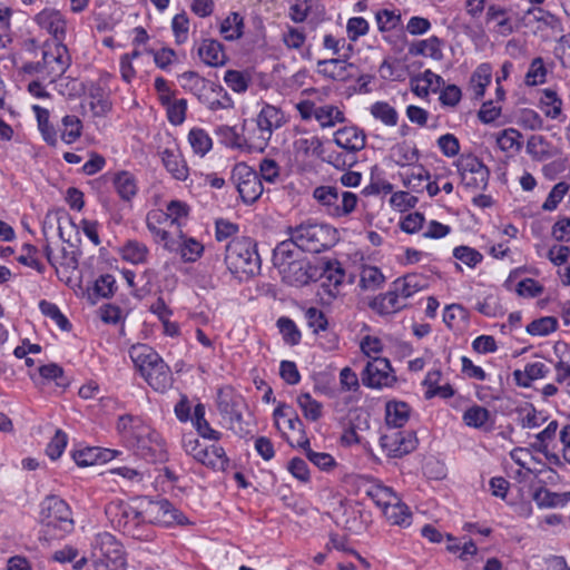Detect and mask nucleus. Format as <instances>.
Returning <instances> with one entry per match:
<instances>
[{
    "mask_svg": "<svg viewBox=\"0 0 570 570\" xmlns=\"http://www.w3.org/2000/svg\"><path fill=\"white\" fill-rule=\"evenodd\" d=\"M129 355L141 376L155 391L165 392L171 386V371L154 348L137 344L131 346Z\"/></svg>",
    "mask_w": 570,
    "mask_h": 570,
    "instance_id": "obj_1",
    "label": "nucleus"
},
{
    "mask_svg": "<svg viewBox=\"0 0 570 570\" xmlns=\"http://www.w3.org/2000/svg\"><path fill=\"white\" fill-rule=\"evenodd\" d=\"M112 527L124 534L140 541L151 539V531H146L139 509L138 498L130 501L114 500L105 509Z\"/></svg>",
    "mask_w": 570,
    "mask_h": 570,
    "instance_id": "obj_2",
    "label": "nucleus"
},
{
    "mask_svg": "<svg viewBox=\"0 0 570 570\" xmlns=\"http://www.w3.org/2000/svg\"><path fill=\"white\" fill-rule=\"evenodd\" d=\"M40 522L45 535L51 539H61L75 528L70 507L56 495H49L41 502Z\"/></svg>",
    "mask_w": 570,
    "mask_h": 570,
    "instance_id": "obj_3",
    "label": "nucleus"
},
{
    "mask_svg": "<svg viewBox=\"0 0 570 570\" xmlns=\"http://www.w3.org/2000/svg\"><path fill=\"white\" fill-rule=\"evenodd\" d=\"M225 263L232 274L254 276L261 269L256 243L248 237L232 239L226 246Z\"/></svg>",
    "mask_w": 570,
    "mask_h": 570,
    "instance_id": "obj_4",
    "label": "nucleus"
},
{
    "mask_svg": "<svg viewBox=\"0 0 570 570\" xmlns=\"http://www.w3.org/2000/svg\"><path fill=\"white\" fill-rule=\"evenodd\" d=\"M301 252L292 235L288 239L281 242L273 252L274 266L279 269L283 279L291 285H303L308 281Z\"/></svg>",
    "mask_w": 570,
    "mask_h": 570,
    "instance_id": "obj_5",
    "label": "nucleus"
},
{
    "mask_svg": "<svg viewBox=\"0 0 570 570\" xmlns=\"http://www.w3.org/2000/svg\"><path fill=\"white\" fill-rule=\"evenodd\" d=\"M288 234L299 246L302 252L321 253L331 248L336 240V230L328 225L313 222L302 223L295 227H288Z\"/></svg>",
    "mask_w": 570,
    "mask_h": 570,
    "instance_id": "obj_6",
    "label": "nucleus"
},
{
    "mask_svg": "<svg viewBox=\"0 0 570 570\" xmlns=\"http://www.w3.org/2000/svg\"><path fill=\"white\" fill-rule=\"evenodd\" d=\"M95 570H126L122 544L109 532H100L92 542Z\"/></svg>",
    "mask_w": 570,
    "mask_h": 570,
    "instance_id": "obj_7",
    "label": "nucleus"
},
{
    "mask_svg": "<svg viewBox=\"0 0 570 570\" xmlns=\"http://www.w3.org/2000/svg\"><path fill=\"white\" fill-rule=\"evenodd\" d=\"M313 197L333 217L348 216L355 210L358 202L356 194L332 185L316 187Z\"/></svg>",
    "mask_w": 570,
    "mask_h": 570,
    "instance_id": "obj_8",
    "label": "nucleus"
},
{
    "mask_svg": "<svg viewBox=\"0 0 570 570\" xmlns=\"http://www.w3.org/2000/svg\"><path fill=\"white\" fill-rule=\"evenodd\" d=\"M140 514L146 531H151V524H171L180 522L179 512L166 500H151L147 497L138 498Z\"/></svg>",
    "mask_w": 570,
    "mask_h": 570,
    "instance_id": "obj_9",
    "label": "nucleus"
},
{
    "mask_svg": "<svg viewBox=\"0 0 570 570\" xmlns=\"http://www.w3.org/2000/svg\"><path fill=\"white\" fill-rule=\"evenodd\" d=\"M456 168L461 183L470 189H485L489 183L490 170L474 155H461L456 160Z\"/></svg>",
    "mask_w": 570,
    "mask_h": 570,
    "instance_id": "obj_10",
    "label": "nucleus"
},
{
    "mask_svg": "<svg viewBox=\"0 0 570 570\" xmlns=\"http://www.w3.org/2000/svg\"><path fill=\"white\" fill-rule=\"evenodd\" d=\"M232 180L245 204L255 203L263 193L261 178L257 173L245 163H238L234 166Z\"/></svg>",
    "mask_w": 570,
    "mask_h": 570,
    "instance_id": "obj_11",
    "label": "nucleus"
},
{
    "mask_svg": "<svg viewBox=\"0 0 570 570\" xmlns=\"http://www.w3.org/2000/svg\"><path fill=\"white\" fill-rule=\"evenodd\" d=\"M45 77L55 81L62 76L71 63V57L63 42H46L42 50Z\"/></svg>",
    "mask_w": 570,
    "mask_h": 570,
    "instance_id": "obj_12",
    "label": "nucleus"
},
{
    "mask_svg": "<svg viewBox=\"0 0 570 570\" xmlns=\"http://www.w3.org/2000/svg\"><path fill=\"white\" fill-rule=\"evenodd\" d=\"M139 453L149 461H163L166 458V445L161 435L148 425L140 426L132 439Z\"/></svg>",
    "mask_w": 570,
    "mask_h": 570,
    "instance_id": "obj_13",
    "label": "nucleus"
},
{
    "mask_svg": "<svg viewBox=\"0 0 570 570\" xmlns=\"http://www.w3.org/2000/svg\"><path fill=\"white\" fill-rule=\"evenodd\" d=\"M395 381L396 377L393 374L391 363L384 357H373L372 361L367 362L362 374L363 384L372 389L389 387Z\"/></svg>",
    "mask_w": 570,
    "mask_h": 570,
    "instance_id": "obj_14",
    "label": "nucleus"
},
{
    "mask_svg": "<svg viewBox=\"0 0 570 570\" xmlns=\"http://www.w3.org/2000/svg\"><path fill=\"white\" fill-rule=\"evenodd\" d=\"M389 456L401 458L416 448V436L412 431L391 430L380 439Z\"/></svg>",
    "mask_w": 570,
    "mask_h": 570,
    "instance_id": "obj_15",
    "label": "nucleus"
},
{
    "mask_svg": "<svg viewBox=\"0 0 570 570\" xmlns=\"http://www.w3.org/2000/svg\"><path fill=\"white\" fill-rule=\"evenodd\" d=\"M36 23L47 31L55 42H63L67 36V19L55 8H45L35 16Z\"/></svg>",
    "mask_w": 570,
    "mask_h": 570,
    "instance_id": "obj_16",
    "label": "nucleus"
},
{
    "mask_svg": "<svg viewBox=\"0 0 570 570\" xmlns=\"http://www.w3.org/2000/svg\"><path fill=\"white\" fill-rule=\"evenodd\" d=\"M333 141L344 151L356 156L358 151L365 148L366 135L363 129L351 125L337 129L333 135Z\"/></svg>",
    "mask_w": 570,
    "mask_h": 570,
    "instance_id": "obj_17",
    "label": "nucleus"
},
{
    "mask_svg": "<svg viewBox=\"0 0 570 570\" xmlns=\"http://www.w3.org/2000/svg\"><path fill=\"white\" fill-rule=\"evenodd\" d=\"M511 9L499 4H490L487 9L485 21L493 23V30L503 36H510L517 30L510 17Z\"/></svg>",
    "mask_w": 570,
    "mask_h": 570,
    "instance_id": "obj_18",
    "label": "nucleus"
},
{
    "mask_svg": "<svg viewBox=\"0 0 570 570\" xmlns=\"http://www.w3.org/2000/svg\"><path fill=\"white\" fill-rule=\"evenodd\" d=\"M240 395L236 394L229 386H225L217 392V407L219 413L227 417L230 422L239 421L242 413L239 406L242 404Z\"/></svg>",
    "mask_w": 570,
    "mask_h": 570,
    "instance_id": "obj_19",
    "label": "nucleus"
},
{
    "mask_svg": "<svg viewBox=\"0 0 570 570\" xmlns=\"http://www.w3.org/2000/svg\"><path fill=\"white\" fill-rule=\"evenodd\" d=\"M370 307L380 315H391L406 307V302L392 284L390 291L376 296Z\"/></svg>",
    "mask_w": 570,
    "mask_h": 570,
    "instance_id": "obj_20",
    "label": "nucleus"
},
{
    "mask_svg": "<svg viewBox=\"0 0 570 570\" xmlns=\"http://www.w3.org/2000/svg\"><path fill=\"white\" fill-rule=\"evenodd\" d=\"M43 253L48 263L56 269L58 266L69 271H76L78 267L79 254L72 244L68 247H61L58 254L53 253L50 244L43 246Z\"/></svg>",
    "mask_w": 570,
    "mask_h": 570,
    "instance_id": "obj_21",
    "label": "nucleus"
},
{
    "mask_svg": "<svg viewBox=\"0 0 570 570\" xmlns=\"http://www.w3.org/2000/svg\"><path fill=\"white\" fill-rule=\"evenodd\" d=\"M347 58L326 59L318 61L320 72L336 81H348L354 75L353 63L346 62Z\"/></svg>",
    "mask_w": 570,
    "mask_h": 570,
    "instance_id": "obj_22",
    "label": "nucleus"
},
{
    "mask_svg": "<svg viewBox=\"0 0 570 570\" xmlns=\"http://www.w3.org/2000/svg\"><path fill=\"white\" fill-rule=\"evenodd\" d=\"M199 59L207 66H224L227 57L223 45L214 39H204L197 49Z\"/></svg>",
    "mask_w": 570,
    "mask_h": 570,
    "instance_id": "obj_23",
    "label": "nucleus"
},
{
    "mask_svg": "<svg viewBox=\"0 0 570 570\" xmlns=\"http://www.w3.org/2000/svg\"><path fill=\"white\" fill-rule=\"evenodd\" d=\"M550 372L548 365L541 361L527 363L523 370L513 371V380L520 387H530L535 380L544 379Z\"/></svg>",
    "mask_w": 570,
    "mask_h": 570,
    "instance_id": "obj_24",
    "label": "nucleus"
},
{
    "mask_svg": "<svg viewBox=\"0 0 570 570\" xmlns=\"http://www.w3.org/2000/svg\"><path fill=\"white\" fill-rule=\"evenodd\" d=\"M392 284L406 302L409 297L429 286V278L420 273H410L395 279Z\"/></svg>",
    "mask_w": 570,
    "mask_h": 570,
    "instance_id": "obj_25",
    "label": "nucleus"
},
{
    "mask_svg": "<svg viewBox=\"0 0 570 570\" xmlns=\"http://www.w3.org/2000/svg\"><path fill=\"white\" fill-rule=\"evenodd\" d=\"M161 160L167 171L177 180H186L188 167L178 149L166 148L161 151Z\"/></svg>",
    "mask_w": 570,
    "mask_h": 570,
    "instance_id": "obj_26",
    "label": "nucleus"
},
{
    "mask_svg": "<svg viewBox=\"0 0 570 570\" xmlns=\"http://www.w3.org/2000/svg\"><path fill=\"white\" fill-rule=\"evenodd\" d=\"M112 185L124 202H131L138 193V184L134 174L121 170L114 175Z\"/></svg>",
    "mask_w": 570,
    "mask_h": 570,
    "instance_id": "obj_27",
    "label": "nucleus"
},
{
    "mask_svg": "<svg viewBox=\"0 0 570 570\" xmlns=\"http://www.w3.org/2000/svg\"><path fill=\"white\" fill-rule=\"evenodd\" d=\"M283 122L281 110L272 105H265L257 115L256 128L263 130V134L273 135V131L281 128Z\"/></svg>",
    "mask_w": 570,
    "mask_h": 570,
    "instance_id": "obj_28",
    "label": "nucleus"
},
{
    "mask_svg": "<svg viewBox=\"0 0 570 570\" xmlns=\"http://www.w3.org/2000/svg\"><path fill=\"white\" fill-rule=\"evenodd\" d=\"M197 462L216 471H225L229 465L225 450L216 444L204 448Z\"/></svg>",
    "mask_w": 570,
    "mask_h": 570,
    "instance_id": "obj_29",
    "label": "nucleus"
},
{
    "mask_svg": "<svg viewBox=\"0 0 570 570\" xmlns=\"http://www.w3.org/2000/svg\"><path fill=\"white\" fill-rule=\"evenodd\" d=\"M410 417V406L405 402L390 401L385 406L386 424L397 430L406 424Z\"/></svg>",
    "mask_w": 570,
    "mask_h": 570,
    "instance_id": "obj_30",
    "label": "nucleus"
},
{
    "mask_svg": "<svg viewBox=\"0 0 570 570\" xmlns=\"http://www.w3.org/2000/svg\"><path fill=\"white\" fill-rule=\"evenodd\" d=\"M409 53L412 56H423L430 57L434 60H441L443 58L442 40L436 36L419 40L410 46Z\"/></svg>",
    "mask_w": 570,
    "mask_h": 570,
    "instance_id": "obj_31",
    "label": "nucleus"
},
{
    "mask_svg": "<svg viewBox=\"0 0 570 570\" xmlns=\"http://www.w3.org/2000/svg\"><path fill=\"white\" fill-rule=\"evenodd\" d=\"M118 252L124 261L135 265L145 264L149 255L147 245L137 239L127 240Z\"/></svg>",
    "mask_w": 570,
    "mask_h": 570,
    "instance_id": "obj_32",
    "label": "nucleus"
},
{
    "mask_svg": "<svg viewBox=\"0 0 570 570\" xmlns=\"http://www.w3.org/2000/svg\"><path fill=\"white\" fill-rule=\"evenodd\" d=\"M366 493L383 512L401 500L392 488L381 483L372 484Z\"/></svg>",
    "mask_w": 570,
    "mask_h": 570,
    "instance_id": "obj_33",
    "label": "nucleus"
},
{
    "mask_svg": "<svg viewBox=\"0 0 570 570\" xmlns=\"http://www.w3.org/2000/svg\"><path fill=\"white\" fill-rule=\"evenodd\" d=\"M539 104L547 118L560 119L562 116L563 102L556 90L551 88L543 89Z\"/></svg>",
    "mask_w": 570,
    "mask_h": 570,
    "instance_id": "obj_34",
    "label": "nucleus"
},
{
    "mask_svg": "<svg viewBox=\"0 0 570 570\" xmlns=\"http://www.w3.org/2000/svg\"><path fill=\"white\" fill-rule=\"evenodd\" d=\"M385 276L376 266L364 265L360 272L358 286L365 292H374L383 286Z\"/></svg>",
    "mask_w": 570,
    "mask_h": 570,
    "instance_id": "obj_35",
    "label": "nucleus"
},
{
    "mask_svg": "<svg viewBox=\"0 0 570 570\" xmlns=\"http://www.w3.org/2000/svg\"><path fill=\"white\" fill-rule=\"evenodd\" d=\"M315 120L318 122L320 127L332 128L337 124L345 122L346 118L344 111L334 105H322L317 108V114Z\"/></svg>",
    "mask_w": 570,
    "mask_h": 570,
    "instance_id": "obj_36",
    "label": "nucleus"
},
{
    "mask_svg": "<svg viewBox=\"0 0 570 570\" xmlns=\"http://www.w3.org/2000/svg\"><path fill=\"white\" fill-rule=\"evenodd\" d=\"M515 413L517 422L522 429H535L547 421V416L538 412L532 404L518 407Z\"/></svg>",
    "mask_w": 570,
    "mask_h": 570,
    "instance_id": "obj_37",
    "label": "nucleus"
},
{
    "mask_svg": "<svg viewBox=\"0 0 570 570\" xmlns=\"http://www.w3.org/2000/svg\"><path fill=\"white\" fill-rule=\"evenodd\" d=\"M533 500L541 508L564 507L570 501V492L557 493L546 488H540L534 492Z\"/></svg>",
    "mask_w": 570,
    "mask_h": 570,
    "instance_id": "obj_38",
    "label": "nucleus"
},
{
    "mask_svg": "<svg viewBox=\"0 0 570 570\" xmlns=\"http://www.w3.org/2000/svg\"><path fill=\"white\" fill-rule=\"evenodd\" d=\"M193 421L194 426L196 428L198 434L208 440L218 441L222 436L220 432L214 430L210 428L208 421L205 419V405L202 403H198L194 407L193 417H190Z\"/></svg>",
    "mask_w": 570,
    "mask_h": 570,
    "instance_id": "obj_39",
    "label": "nucleus"
},
{
    "mask_svg": "<svg viewBox=\"0 0 570 570\" xmlns=\"http://www.w3.org/2000/svg\"><path fill=\"white\" fill-rule=\"evenodd\" d=\"M492 68L489 63H481L476 67L470 78V89L476 98L484 95L485 88L491 82Z\"/></svg>",
    "mask_w": 570,
    "mask_h": 570,
    "instance_id": "obj_40",
    "label": "nucleus"
},
{
    "mask_svg": "<svg viewBox=\"0 0 570 570\" xmlns=\"http://www.w3.org/2000/svg\"><path fill=\"white\" fill-rule=\"evenodd\" d=\"M32 110L35 111L38 128L45 139V141L51 146H56L58 138L57 132L52 125L49 122V111L46 108H42L38 105L32 106Z\"/></svg>",
    "mask_w": 570,
    "mask_h": 570,
    "instance_id": "obj_41",
    "label": "nucleus"
},
{
    "mask_svg": "<svg viewBox=\"0 0 570 570\" xmlns=\"http://www.w3.org/2000/svg\"><path fill=\"white\" fill-rule=\"evenodd\" d=\"M244 18L238 12H230L220 24V33L228 41H234L243 36Z\"/></svg>",
    "mask_w": 570,
    "mask_h": 570,
    "instance_id": "obj_42",
    "label": "nucleus"
},
{
    "mask_svg": "<svg viewBox=\"0 0 570 570\" xmlns=\"http://www.w3.org/2000/svg\"><path fill=\"white\" fill-rule=\"evenodd\" d=\"M370 112L376 120L389 127H394L399 121V114L396 109L386 101H376L371 108Z\"/></svg>",
    "mask_w": 570,
    "mask_h": 570,
    "instance_id": "obj_43",
    "label": "nucleus"
},
{
    "mask_svg": "<svg viewBox=\"0 0 570 570\" xmlns=\"http://www.w3.org/2000/svg\"><path fill=\"white\" fill-rule=\"evenodd\" d=\"M109 454V450L102 451L100 448H87L76 451L73 453V460L79 466H90L97 464L99 461H107Z\"/></svg>",
    "mask_w": 570,
    "mask_h": 570,
    "instance_id": "obj_44",
    "label": "nucleus"
},
{
    "mask_svg": "<svg viewBox=\"0 0 570 570\" xmlns=\"http://www.w3.org/2000/svg\"><path fill=\"white\" fill-rule=\"evenodd\" d=\"M184 262H196L204 252V246L194 238H186L179 235L177 240V249Z\"/></svg>",
    "mask_w": 570,
    "mask_h": 570,
    "instance_id": "obj_45",
    "label": "nucleus"
},
{
    "mask_svg": "<svg viewBox=\"0 0 570 570\" xmlns=\"http://www.w3.org/2000/svg\"><path fill=\"white\" fill-rule=\"evenodd\" d=\"M559 429V423L553 420L538 434L534 435V441L531 446L539 453L547 454L549 445L556 440Z\"/></svg>",
    "mask_w": 570,
    "mask_h": 570,
    "instance_id": "obj_46",
    "label": "nucleus"
},
{
    "mask_svg": "<svg viewBox=\"0 0 570 570\" xmlns=\"http://www.w3.org/2000/svg\"><path fill=\"white\" fill-rule=\"evenodd\" d=\"M179 81L185 90L193 92L199 99L208 88H212L209 82H207L203 77L194 71L184 72L179 77Z\"/></svg>",
    "mask_w": 570,
    "mask_h": 570,
    "instance_id": "obj_47",
    "label": "nucleus"
},
{
    "mask_svg": "<svg viewBox=\"0 0 570 570\" xmlns=\"http://www.w3.org/2000/svg\"><path fill=\"white\" fill-rule=\"evenodd\" d=\"M377 29L386 33L399 29L402 23L401 13L397 10L381 9L375 13Z\"/></svg>",
    "mask_w": 570,
    "mask_h": 570,
    "instance_id": "obj_48",
    "label": "nucleus"
},
{
    "mask_svg": "<svg viewBox=\"0 0 570 570\" xmlns=\"http://www.w3.org/2000/svg\"><path fill=\"white\" fill-rule=\"evenodd\" d=\"M462 419L470 428L484 429L491 419V414L488 409L473 405L464 411Z\"/></svg>",
    "mask_w": 570,
    "mask_h": 570,
    "instance_id": "obj_49",
    "label": "nucleus"
},
{
    "mask_svg": "<svg viewBox=\"0 0 570 570\" xmlns=\"http://www.w3.org/2000/svg\"><path fill=\"white\" fill-rule=\"evenodd\" d=\"M61 139L66 144L77 141L82 132V122L75 115H67L61 120Z\"/></svg>",
    "mask_w": 570,
    "mask_h": 570,
    "instance_id": "obj_50",
    "label": "nucleus"
},
{
    "mask_svg": "<svg viewBox=\"0 0 570 570\" xmlns=\"http://www.w3.org/2000/svg\"><path fill=\"white\" fill-rule=\"evenodd\" d=\"M383 513L391 524L400 527H409L411 524L412 513L401 500Z\"/></svg>",
    "mask_w": 570,
    "mask_h": 570,
    "instance_id": "obj_51",
    "label": "nucleus"
},
{
    "mask_svg": "<svg viewBox=\"0 0 570 570\" xmlns=\"http://www.w3.org/2000/svg\"><path fill=\"white\" fill-rule=\"evenodd\" d=\"M297 404L306 420L315 422L321 419L323 406L309 393H301L297 396Z\"/></svg>",
    "mask_w": 570,
    "mask_h": 570,
    "instance_id": "obj_52",
    "label": "nucleus"
},
{
    "mask_svg": "<svg viewBox=\"0 0 570 570\" xmlns=\"http://www.w3.org/2000/svg\"><path fill=\"white\" fill-rule=\"evenodd\" d=\"M299 445L305 450L307 459L323 471H330L336 462L330 453L315 452L309 448V441L305 439Z\"/></svg>",
    "mask_w": 570,
    "mask_h": 570,
    "instance_id": "obj_53",
    "label": "nucleus"
},
{
    "mask_svg": "<svg viewBox=\"0 0 570 570\" xmlns=\"http://www.w3.org/2000/svg\"><path fill=\"white\" fill-rule=\"evenodd\" d=\"M188 141L195 154L205 156L213 146L212 138L202 128H193L188 134Z\"/></svg>",
    "mask_w": 570,
    "mask_h": 570,
    "instance_id": "obj_54",
    "label": "nucleus"
},
{
    "mask_svg": "<svg viewBox=\"0 0 570 570\" xmlns=\"http://www.w3.org/2000/svg\"><path fill=\"white\" fill-rule=\"evenodd\" d=\"M63 223H68L71 225V220L69 219V217L67 215H60L59 213H51V212L46 214L43 224H42V234L46 238V244L49 243L48 242V232L50 229H53L55 226H57V228H58V234H59L60 239L65 243H69V240L65 237L63 226H62Z\"/></svg>",
    "mask_w": 570,
    "mask_h": 570,
    "instance_id": "obj_55",
    "label": "nucleus"
},
{
    "mask_svg": "<svg viewBox=\"0 0 570 570\" xmlns=\"http://www.w3.org/2000/svg\"><path fill=\"white\" fill-rule=\"evenodd\" d=\"M547 68L541 57L534 58L524 77V82L529 87H534L546 82Z\"/></svg>",
    "mask_w": 570,
    "mask_h": 570,
    "instance_id": "obj_56",
    "label": "nucleus"
},
{
    "mask_svg": "<svg viewBox=\"0 0 570 570\" xmlns=\"http://www.w3.org/2000/svg\"><path fill=\"white\" fill-rule=\"evenodd\" d=\"M272 135L263 134V130L254 128L245 138V150L249 153H263L268 145Z\"/></svg>",
    "mask_w": 570,
    "mask_h": 570,
    "instance_id": "obj_57",
    "label": "nucleus"
},
{
    "mask_svg": "<svg viewBox=\"0 0 570 570\" xmlns=\"http://www.w3.org/2000/svg\"><path fill=\"white\" fill-rule=\"evenodd\" d=\"M558 322L554 317L546 316L534 320L527 325V332L534 336H546L557 330Z\"/></svg>",
    "mask_w": 570,
    "mask_h": 570,
    "instance_id": "obj_58",
    "label": "nucleus"
},
{
    "mask_svg": "<svg viewBox=\"0 0 570 570\" xmlns=\"http://www.w3.org/2000/svg\"><path fill=\"white\" fill-rule=\"evenodd\" d=\"M323 47L341 58H348L352 51V46L344 38H336L333 35L324 36Z\"/></svg>",
    "mask_w": 570,
    "mask_h": 570,
    "instance_id": "obj_59",
    "label": "nucleus"
},
{
    "mask_svg": "<svg viewBox=\"0 0 570 570\" xmlns=\"http://www.w3.org/2000/svg\"><path fill=\"white\" fill-rule=\"evenodd\" d=\"M323 144L321 139L316 136L312 137H301L294 141V148L297 154L303 156L321 155Z\"/></svg>",
    "mask_w": 570,
    "mask_h": 570,
    "instance_id": "obj_60",
    "label": "nucleus"
},
{
    "mask_svg": "<svg viewBox=\"0 0 570 570\" xmlns=\"http://www.w3.org/2000/svg\"><path fill=\"white\" fill-rule=\"evenodd\" d=\"M40 311L50 317L62 331H69L71 324L68 318L60 312L59 307L50 302L41 301L39 303Z\"/></svg>",
    "mask_w": 570,
    "mask_h": 570,
    "instance_id": "obj_61",
    "label": "nucleus"
},
{
    "mask_svg": "<svg viewBox=\"0 0 570 570\" xmlns=\"http://www.w3.org/2000/svg\"><path fill=\"white\" fill-rule=\"evenodd\" d=\"M527 151L535 159H546L550 156L549 145L543 136L532 135L527 142Z\"/></svg>",
    "mask_w": 570,
    "mask_h": 570,
    "instance_id": "obj_62",
    "label": "nucleus"
},
{
    "mask_svg": "<svg viewBox=\"0 0 570 570\" xmlns=\"http://www.w3.org/2000/svg\"><path fill=\"white\" fill-rule=\"evenodd\" d=\"M226 85L235 92H245L248 88L250 78L238 70H227L224 76Z\"/></svg>",
    "mask_w": 570,
    "mask_h": 570,
    "instance_id": "obj_63",
    "label": "nucleus"
},
{
    "mask_svg": "<svg viewBox=\"0 0 570 570\" xmlns=\"http://www.w3.org/2000/svg\"><path fill=\"white\" fill-rule=\"evenodd\" d=\"M277 326L286 343L296 345L301 341V333L296 324L288 317H281L277 321Z\"/></svg>",
    "mask_w": 570,
    "mask_h": 570,
    "instance_id": "obj_64",
    "label": "nucleus"
}]
</instances>
